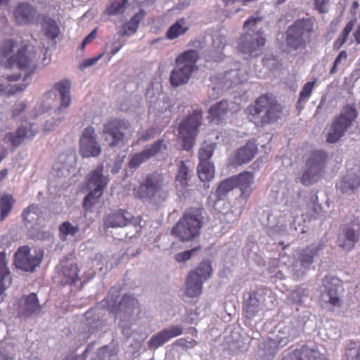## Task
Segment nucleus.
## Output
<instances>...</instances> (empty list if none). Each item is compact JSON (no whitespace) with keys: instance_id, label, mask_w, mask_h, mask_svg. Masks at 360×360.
Segmentation results:
<instances>
[{"instance_id":"obj_11","label":"nucleus","mask_w":360,"mask_h":360,"mask_svg":"<svg viewBox=\"0 0 360 360\" xmlns=\"http://www.w3.org/2000/svg\"><path fill=\"white\" fill-rule=\"evenodd\" d=\"M314 30L311 19H301L288 27L286 34L287 45L294 49H304Z\"/></svg>"},{"instance_id":"obj_52","label":"nucleus","mask_w":360,"mask_h":360,"mask_svg":"<svg viewBox=\"0 0 360 360\" xmlns=\"http://www.w3.org/2000/svg\"><path fill=\"white\" fill-rule=\"evenodd\" d=\"M141 19V15L136 14L131 19L126 23L124 27V34L126 35H131L136 32L139 22Z\"/></svg>"},{"instance_id":"obj_26","label":"nucleus","mask_w":360,"mask_h":360,"mask_svg":"<svg viewBox=\"0 0 360 360\" xmlns=\"http://www.w3.org/2000/svg\"><path fill=\"white\" fill-rule=\"evenodd\" d=\"M37 133L33 129L31 123H25L21 125L15 131V133H8L6 135L5 141L9 142L12 146H18L25 140L32 139Z\"/></svg>"},{"instance_id":"obj_55","label":"nucleus","mask_w":360,"mask_h":360,"mask_svg":"<svg viewBox=\"0 0 360 360\" xmlns=\"http://www.w3.org/2000/svg\"><path fill=\"white\" fill-rule=\"evenodd\" d=\"M307 207L311 210V215L316 217L321 214L322 207L318 203V197L314 194H311L308 197Z\"/></svg>"},{"instance_id":"obj_44","label":"nucleus","mask_w":360,"mask_h":360,"mask_svg":"<svg viewBox=\"0 0 360 360\" xmlns=\"http://www.w3.org/2000/svg\"><path fill=\"white\" fill-rule=\"evenodd\" d=\"M229 109V104L226 101H221L210 107L209 110L210 116L213 121L216 119L217 121L221 120L226 114Z\"/></svg>"},{"instance_id":"obj_36","label":"nucleus","mask_w":360,"mask_h":360,"mask_svg":"<svg viewBox=\"0 0 360 360\" xmlns=\"http://www.w3.org/2000/svg\"><path fill=\"white\" fill-rule=\"evenodd\" d=\"M193 169V165L189 160L181 161L178 165V169L176 175V186H181L182 188L188 185V179L191 177Z\"/></svg>"},{"instance_id":"obj_54","label":"nucleus","mask_w":360,"mask_h":360,"mask_svg":"<svg viewBox=\"0 0 360 360\" xmlns=\"http://www.w3.org/2000/svg\"><path fill=\"white\" fill-rule=\"evenodd\" d=\"M214 150V147L212 144L202 146L198 152L200 162H211L210 160L213 155Z\"/></svg>"},{"instance_id":"obj_31","label":"nucleus","mask_w":360,"mask_h":360,"mask_svg":"<svg viewBox=\"0 0 360 360\" xmlns=\"http://www.w3.org/2000/svg\"><path fill=\"white\" fill-rule=\"evenodd\" d=\"M133 216L124 210L109 214L105 219L104 224L107 227H124L132 222Z\"/></svg>"},{"instance_id":"obj_16","label":"nucleus","mask_w":360,"mask_h":360,"mask_svg":"<svg viewBox=\"0 0 360 360\" xmlns=\"http://www.w3.org/2000/svg\"><path fill=\"white\" fill-rule=\"evenodd\" d=\"M248 79V75L246 72L243 69L231 70L223 74H219L218 75L213 76L211 77V82L212 83V88L211 91L212 92L217 91V94L220 92L229 89L240 83L244 82ZM213 96V93H209Z\"/></svg>"},{"instance_id":"obj_29","label":"nucleus","mask_w":360,"mask_h":360,"mask_svg":"<svg viewBox=\"0 0 360 360\" xmlns=\"http://www.w3.org/2000/svg\"><path fill=\"white\" fill-rule=\"evenodd\" d=\"M359 224L347 227L338 237L339 246L347 251L351 250L359 238Z\"/></svg>"},{"instance_id":"obj_25","label":"nucleus","mask_w":360,"mask_h":360,"mask_svg":"<svg viewBox=\"0 0 360 360\" xmlns=\"http://www.w3.org/2000/svg\"><path fill=\"white\" fill-rule=\"evenodd\" d=\"M59 269L63 276L62 281L65 284H73L78 280L77 266L71 255L61 260Z\"/></svg>"},{"instance_id":"obj_12","label":"nucleus","mask_w":360,"mask_h":360,"mask_svg":"<svg viewBox=\"0 0 360 360\" xmlns=\"http://www.w3.org/2000/svg\"><path fill=\"white\" fill-rule=\"evenodd\" d=\"M107 174H103V165H99L90 172L86 177V185L90 193L85 197L84 207L87 210L98 202V198L102 195L103 190L108 183Z\"/></svg>"},{"instance_id":"obj_17","label":"nucleus","mask_w":360,"mask_h":360,"mask_svg":"<svg viewBox=\"0 0 360 360\" xmlns=\"http://www.w3.org/2000/svg\"><path fill=\"white\" fill-rule=\"evenodd\" d=\"M202 112L195 110L188 115L179 126V134L182 139L184 149L188 150L194 144V139L198 134V129L200 124Z\"/></svg>"},{"instance_id":"obj_61","label":"nucleus","mask_w":360,"mask_h":360,"mask_svg":"<svg viewBox=\"0 0 360 360\" xmlns=\"http://www.w3.org/2000/svg\"><path fill=\"white\" fill-rule=\"evenodd\" d=\"M3 344L1 343V345ZM13 348L11 345H8L6 348L0 346V360H13L12 352Z\"/></svg>"},{"instance_id":"obj_46","label":"nucleus","mask_w":360,"mask_h":360,"mask_svg":"<svg viewBox=\"0 0 360 360\" xmlns=\"http://www.w3.org/2000/svg\"><path fill=\"white\" fill-rule=\"evenodd\" d=\"M243 206V203L242 200L237 199L234 202V205L231 207V210L224 214V220L228 224L234 222L241 214Z\"/></svg>"},{"instance_id":"obj_47","label":"nucleus","mask_w":360,"mask_h":360,"mask_svg":"<svg viewBox=\"0 0 360 360\" xmlns=\"http://www.w3.org/2000/svg\"><path fill=\"white\" fill-rule=\"evenodd\" d=\"M314 84L315 82H308L304 85L300 93V98L297 103V108L302 109L303 104L308 101L311 94Z\"/></svg>"},{"instance_id":"obj_37","label":"nucleus","mask_w":360,"mask_h":360,"mask_svg":"<svg viewBox=\"0 0 360 360\" xmlns=\"http://www.w3.org/2000/svg\"><path fill=\"white\" fill-rule=\"evenodd\" d=\"M75 162V157L73 154L66 155L62 154L58 157V161L55 162L53 166V169L56 172V175L64 176L69 174L70 168Z\"/></svg>"},{"instance_id":"obj_18","label":"nucleus","mask_w":360,"mask_h":360,"mask_svg":"<svg viewBox=\"0 0 360 360\" xmlns=\"http://www.w3.org/2000/svg\"><path fill=\"white\" fill-rule=\"evenodd\" d=\"M340 280L334 276H326L323 280L325 290L321 295V303L323 307H340L341 300L339 290L341 288Z\"/></svg>"},{"instance_id":"obj_57","label":"nucleus","mask_w":360,"mask_h":360,"mask_svg":"<svg viewBox=\"0 0 360 360\" xmlns=\"http://www.w3.org/2000/svg\"><path fill=\"white\" fill-rule=\"evenodd\" d=\"M55 113L58 116V117H52L51 120H48L44 125V130L47 131H52L57 127L63 120L64 115L65 114H59L56 112V109L55 110Z\"/></svg>"},{"instance_id":"obj_21","label":"nucleus","mask_w":360,"mask_h":360,"mask_svg":"<svg viewBox=\"0 0 360 360\" xmlns=\"http://www.w3.org/2000/svg\"><path fill=\"white\" fill-rule=\"evenodd\" d=\"M95 129L93 127H86L82 132L80 138L79 153L84 158L96 157L101 151L99 143L96 140Z\"/></svg>"},{"instance_id":"obj_33","label":"nucleus","mask_w":360,"mask_h":360,"mask_svg":"<svg viewBox=\"0 0 360 360\" xmlns=\"http://www.w3.org/2000/svg\"><path fill=\"white\" fill-rule=\"evenodd\" d=\"M257 151V146L254 141H249L245 146L237 150L233 162L236 165L245 164L252 160Z\"/></svg>"},{"instance_id":"obj_49","label":"nucleus","mask_w":360,"mask_h":360,"mask_svg":"<svg viewBox=\"0 0 360 360\" xmlns=\"http://www.w3.org/2000/svg\"><path fill=\"white\" fill-rule=\"evenodd\" d=\"M307 297V290L302 287L297 288L288 296V300L293 304H301Z\"/></svg>"},{"instance_id":"obj_53","label":"nucleus","mask_w":360,"mask_h":360,"mask_svg":"<svg viewBox=\"0 0 360 360\" xmlns=\"http://www.w3.org/2000/svg\"><path fill=\"white\" fill-rule=\"evenodd\" d=\"M39 212V207L37 205H32L23 211V219L27 222H32L37 219Z\"/></svg>"},{"instance_id":"obj_41","label":"nucleus","mask_w":360,"mask_h":360,"mask_svg":"<svg viewBox=\"0 0 360 360\" xmlns=\"http://www.w3.org/2000/svg\"><path fill=\"white\" fill-rule=\"evenodd\" d=\"M41 30L44 34L50 39H56L60 32V29L55 20L48 15H41Z\"/></svg>"},{"instance_id":"obj_5","label":"nucleus","mask_w":360,"mask_h":360,"mask_svg":"<svg viewBox=\"0 0 360 360\" xmlns=\"http://www.w3.org/2000/svg\"><path fill=\"white\" fill-rule=\"evenodd\" d=\"M199 53L190 49L179 54L176 58V67L171 72L170 82L173 86H179L188 82L193 72L196 69Z\"/></svg>"},{"instance_id":"obj_56","label":"nucleus","mask_w":360,"mask_h":360,"mask_svg":"<svg viewBox=\"0 0 360 360\" xmlns=\"http://www.w3.org/2000/svg\"><path fill=\"white\" fill-rule=\"evenodd\" d=\"M314 8L321 14L327 13L330 8V0H312Z\"/></svg>"},{"instance_id":"obj_40","label":"nucleus","mask_w":360,"mask_h":360,"mask_svg":"<svg viewBox=\"0 0 360 360\" xmlns=\"http://www.w3.org/2000/svg\"><path fill=\"white\" fill-rule=\"evenodd\" d=\"M226 39L224 36L215 34L212 39V47L210 51V59L219 62L223 58V50L226 46Z\"/></svg>"},{"instance_id":"obj_64","label":"nucleus","mask_w":360,"mask_h":360,"mask_svg":"<svg viewBox=\"0 0 360 360\" xmlns=\"http://www.w3.org/2000/svg\"><path fill=\"white\" fill-rule=\"evenodd\" d=\"M349 12L354 18H356L358 13L360 18V0H352Z\"/></svg>"},{"instance_id":"obj_27","label":"nucleus","mask_w":360,"mask_h":360,"mask_svg":"<svg viewBox=\"0 0 360 360\" xmlns=\"http://www.w3.org/2000/svg\"><path fill=\"white\" fill-rule=\"evenodd\" d=\"M96 309H91L86 313V323L83 327L84 333L82 339L87 341L91 336L103 329L104 323L100 320L98 314H96Z\"/></svg>"},{"instance_id":"obj_35","label":"nucleus","mask_w":360,"mask_h":360,"mask_svg":"<svg viewBox=\"0 0 360 360\" xmlns=\"http://www.w3.org/2000/svg\"><path fill=\"white\" fill-rule=\"evenodd\" d=\"M360 186V176L354 173H349L336 185L342 193L351 194Z\"/></svg>"},{"instance_id":"obj_39","label":"nucleus","mask_w":360,"mask_h":360,"mask_svg":"<svg viewBox=\"0 0 360 360\" xmlns=\"http://www.w3.org/2000/svg\"><path fill=\"white\" fill-rule=\"evenodd\" d=\"M19 305L21 310L25 314L37 313L41 310V306L39 304L37 295L34 293L22 297Z\"/></svg>"},{"instance_id":"obj_34","label":"nucleus","mask_w":360,"mask_h":360,"mask_svg":"<svg viewBox=\"0 0 360 360\" xmlns=\"http://www.w3.org/2000/svg\"><path fill=\"white\" fill-rule=\"evenodd\" d=\"M7 262L4 252H0V302H1L6 294V290L11 283V274L6 266Z\"/></svg>"},{"instance_id":"obj_10","label":"nucleus","mask_w":360,"mask_h":360,"mask_svg":"<svg viewBox=\"0 0 360 360\" xmlns=\"http://www.w3.org/2000/svg\"><path fill=\"white\" fill-rule=\"evenodd\" d=\"M323 247L324 243L319 242L297 252L289 267L290 272L295 279H300L307 274L314 259L319 255Z\"/></svg>"},{"instance_id":"obj_42","label":"nucleus","mask_w":360,"mask_h":360,"mask_svg":"<svg viewBox=\"0 0 360 360\" xmlns=\"http://www.w3.org/2000/svg\"><path fill=\"white\" fill-rule=\"evenodd\" d=\"M197 172L202 181H210L214 178V168L212 162H200Z\"/></svg>"},{"instance_id":"obj_9","label":"nucleus","mask_w":360,"mask_h":360,"mask_svg":"<svg viewBox=\"0 0 360 360\" xmlns=\"http://www.w3.org/2000/svg\"><path fill=\"white\" fill-rule=\"evenodd\" d=\"M282 111V107L276 101L272 95H262L256 101L251 113L255 117V122L262 125L277 120Z\"/></svg>"},{"instance_id":"obj_43","label":"nucleus","mask_w":360,"mask_h":360,"mask_svg":"<svg viewBox=\"0 0 360 360\" xmlns=\"http://www.w3.org/2000/svg\"><path fill=\"white\" fill-rule=\"evenodd\" d=\"M235 188L234 180L232 177L221 181L217 188L214 195L217 200L224 199L226 195Z\"/></svg>"},{"instance_id":"obj_50","label":"nucleus","mask_w":360,"mask_h":360,"mask_svg":"<svg viewBox=\"0 0 360 360\" xmlns=\"http://www.w3.org/2000/svg\"><path fill=\"white\" fill-rule=\"evenodd\" d=\"M356 18H354L351 20H349L344 30H342V33L340 34L338 39L335 41V45L340 47L342 46L347 41V37L349 34V33L352 32V30L354 28V26L355 25Z\"/></svg>"},{"instance_id":"obj_8","label":"nucleus","mask_w":360,"mask_h":360,"mask_svg":"<svg viewBox=\"0 0 360 360\" xmlns=\"http://www.w3.org/2000/svg\"><path fill=\"white\" fill-rule=\"evenodd\" d=\"M327 162V155L323 150H314L307 157L305 167L296 181L304 186L317 182L322 176Z\"/></svg>"},{"instance_id":"obj_48","label":"nucleus","mask_w":360,"mask_h":360,"mask_svg":"<svg viewBox=\"0 0 360 360\" xmlns=\"http://www.w3.org/2000/svg\"><path fill=\"white\" fill-rule=\"evenodd\" d=\"M79 230L78 226H73L69 221H65L59 227L60 238L62 240H66L68 236H75Z\"/></svg>"},{"instance_id":"obj_51","label":"nucleus","mask_w":360,"mask_h":360,"mask_svg":"<svg viewBox=\"0 0 360 360\" xmlns=\"http://www.w3.org/2000/svg\"><path fill=\"white\" fill-rule=\"evenodd\" d=\"M128 0L115 1L107 8L106 12L110 15H117L124 12Z\"/></svg>"},{"instance_id":"obj_3","label":"nucleus","mask_w":360,"mask_h":360,"mask_svg":"<svg viewBox=\"0 0 360 360\" xmlns=\"http://www.w3.org/2000/svg\"><path fill=\"white\" fill-rule=\"evenodd\" d=\"M15 46L16 44L13 40L4 41L0 44V64L8 68L14 66L21 70L34 68L36 52L27 46H24L18 49L15 54H13Z\"/></svg>"},{"instance_id":"obj_7","label":"nucleus","mask_w":360,"mask_h":360,"mask_svg":"<svg viewBox=\"0 0 360 360\" xmlns=\"http://www.w3.org/2000/svg\"><path fill=\"white\" fill-rule=\"evenodd\" d=\"M202 223L201 211L198 209H191L173 228L172 233L182 241L191 240L199 235Z\"/></svg>"},{"instance_id":"obj_63","label":"nucleus","mask_w":360,"mask_h":360,"mask_svg":"<svg viewBox=\"0 0 360 360\" xmlns=\"http://www.w3.org/2000/svg\"><path fill=\"white\" fill-rule=\"evenodd\" d=\"M157 134L156 129L155 127H150L146 130L143 131L139 134V141H148L155 136Z\"/></svg>"},{"instance_id":"obj_19","label":"nucleus","mask_w":360,"mask_h":360,"mask_svg":"<svg viewBox=\"0 0 360 360\" xmlns=\"http://www.w3.org/2000/svg\"><path fill=\"white\" fill-rule=\"evenodd\" d=\"M42 254L36 249L23 246L15 255V264L17 268L25 271H32L40 264Z\"/></svg>"},{"instance_id":"obj_22","label":"nucleus","mask_w":360,"mask_h":360,"mask_svg":"<svg viewBox=\"0 0 360 360\" xmlns=\"http://www.w3.org/2000/svg\"><path fill=\"white\" fill-rule=\"evenodd\" d=\"M13 15L17 23L20 25L38 24L41 16L37 8L28 3L18 4Z\"/></svg>"},{"instance_id":"obj_6","label":"nucleus","mask_w":360,"mask_h":360,"mask_svg":"<svg viewBox=\"0 0 360 360\" xmlns=\"http://www.w3.org/2000/svg\"><path fill=\"white\" fill-rule=\"evenodd\" d=\"M357 116L358 112L354 106L347 105L344 107L340 114L334 119L327 129V142L334 143L354 126L356 129L358 127L356 122Z\"/></svg>"},{"instance_id":"obj_38","label":"nucleus","mask_w":360,"mask_h":360,"mask_svg":"<svg viewBox=\"0 0 360 360\" xmlns=\"http://www.w3.org/2000/svg\"><path fill=\"white\" fill-rule=\"evenodd\" d=\"M189 30V26L184 18L177 20L172 24L165 33V37L174 40L183 36Z\"/></svg>"},{"instance_id":"obj_14","label":"nucleus","mask_w":360,"mask_h":360,"mask_svg":"<svg viewBox=\"0 0 360 360\" xmlns=\"http://www.w3.org/2000/svg\"><path fill=\"white\" fill-rule=\"evenodd\" d=\"M212 266L209 262L204 261L188 274L186 283L185 292L189 297H195L202 292V283L212 274Z\"/></svg>"},{"instance_id":"obj_60","label":"nucleus","mask_w":360,"mask_h":360,"mask_svg":"<svg viewBox=\"0 0 360 360\" xmlns=\"http://www.w3.org/2000/svg\"><path fill=\"white\" fill-rule=\"evenodd\" d=\"M176 346L181 347L186 349H191L198 345V342L194 339L188 340L187 338H180L177 340L175 343Z\"/></svg>"},{"instance_id":"obj_58","label":"nucleus","mask_w":360,"mask_h":360,"mask_svg":"<svg viewBox=\"0 0 360 360\" xmlns=\"http://www.w3.org/2000/svg\"><path fill=\"white\" fill-rule=\"evenodd\" d=\"M347 58V54L346 51H341L338 56L336 57L333 65L330 71V74H334L336 72L337 69L344 63L346 61Z\"/></svg>"},{"instance_id":"obj_32","label":"nucleus","mask_w":360,"mask_h":360,"mask_svg":"<svg viewBox=\"0 0 360 360\" xmlns=\"http://www.w3.org/2000/svg\"><path fill=\"white\" fill-rule=\"evenodd\" d=\"M234 180L235 187L239 188L241 191L240 199H245L250 196L252 193V186L254 182V176L252 173L249 172H244L238 175L231 176Z\"/></svg>"},{"instance_id":"obj_23","label":"nucleus","mask_w":360,"mask_h":360,"mask_svg":"<svg viewBox=\"0 0 360 360\" xmlns=\"http://www.w3.org/2000/svg\"><path fill=\"white\" fill-rule=\"evenodd\" d=\"M183 333V327L179 325L171 326L158 332L150 339L148 346L150 349H155L163 345L172 338Z\"/></svg>"},{"instance_id":"obj_28","label":"nucleus","mask_w":360,"mask_h":360,"mask_svg":"<svg viewBox=\"0 0 360 360\" xmlns=\"http://www.w3.org/2000/svg\"><path fill=\"white\" fill-rule=\"evenodd\" d=\"M282 360H326V359L316 349L304 346L288 353Z\"/></svg>"},{"instance_id":"obj_62","label":"nucleus","mask_w":360,"mask_h":360,"mask_svg":"<svg viewBox=\"0 0 360 360\" xmlns=\"http://www.w3.org/2000/svg\"><path fill=\"white\" fill-rule=\"evenodd\" d=\"M196 251V249H192L190 250H186L180 253H178L175 255V259L178 262H184L190 259L193 255V254Z\"/></svg>"},{"instance_id":"obj_24","label":"nucleus","mask_w":360,"mask_h":360,"mask_svg":"<svg viewBox=\"0 0 360 360\" xmlns=\"http://www.w3.org/2000/svg\"><path fill=\"white\" fill-rule=\"evenodd\" d=\"M264 300L263 290L259 289L250 294L244 304V310L248 319L255 317L262 309Z\"/></svg>"},{"instance_id":"obj_20","label":"nucleus","mask_w":360,"mask_h":360,"mask_svg":"<svg viewBox=\"0 0 360 360\" xmlns=\"http://www.w3.org/2000/svg\"><path fill=\"white\" fill-rule=\"evenodd\" d=\"M167 150V143L164 140H158L153 144L146 147L141 152L130 155L129 166L131 168L138 167L140 165L154 156L164 158Z\"/></svg>"},{"instance_id":"obj_45","label":"nucleus","mask_w":360,"mask_h":360,"mask_svg":"<svg viewBox=\"0 0 360 360\" xmlns=\"http://www.w3.org/2000/svg\"><path fill=\"white\" fill-rule=\"evenodd\" d=\"M15 203V200L12 195L4 194L0 198V221L5 219Z\"/></svg>"},{"instance_id":"obj_15","label":"nucleus","mask_w":360,"mask_h":360,"mask_svg":"<svg viewBox=\"0 0 360 360\" xmlns=\"http://www.w3.org/2000/svg\"><path fill=\"white\" fill-rule=\"evenodd\" d=\"M300 331V323L294 319H288L277 326L269 339L275 346L283 347L297 338Z\"/></svg>"},{"instance_id":"obj_4","label":"nucleus","mask_w":360,"mask_h":360,"mask_svg":"<svg viewBox=\"0 0 360 360\" xmlns=\"http://www.w3.org/2000/svg\"><path fill=\"white\" fill-rule=\"evenodd\" d=\"M165 185L162 174L154 172L148 174L136 190V197L143 202L159 206L164 203L168 197V191L165 189Z\"/></svg>"},{"instance_id":"obj_30","label":"nucleus","mask_w":360,"mask_h":360,"mask_svg":"<svg viewBox=\"0 0 360 360\" xmlns=\"http://www.w3.org/2000/svg\"><path fill=\"white\" fill-rule=\"evenodd\" d=\"M54 89L59 93L60 101L59 106L56 108V112L66 114L71 103L70 82L68 80H62L55 84Z\"/></svg>"},{"instance_id":"obj_59","label":"nucleus","mask_w":360,"mask_h":360,"mask_svg":"<svg viewBox=\"0 0 360 360\" xmlns=\"http://www.w3.org/2000/svg\"><path fill=\"white\" fill-rule=\"evenodd\" d=\"M98 356L101 360H114L115 354L112 349L103 347L98 351Z\"/></svg>"},{"instance_id":"obj_13","label":"nucleus","mask_w":360,"mask_h":360,"mask_svg":"<svg viewBox=\"0 0 360 360\" xmlns=\"http://www.w3.org/2000/svg\"><path fill=\"white\" fill-rule=\"evenodd\" d=\"M103 127L105 141L110 147L117 146L133 133L129 122L126 120L114 118L109 120Z\"/></svg>"},{"instance_id":"obj_2","label":"nucleus","mask_w":360,"mask_h":360,"mask_svg":"<svg viewBox=\"0 0 360 360\" xmlns=\"http://www.w3.org/2000/svg\"><path fill=\"white\" fill-rule=\"evenodd\" d=\"M244 29L245 33L239 39L238 49L243 54L257 56L266 42L262 32V18L250 17L244 22Z\"/></svg>"},{"instance_id":"obj_1","label":"nucleus","mask_w":360,"mask_h":360,"mask_svg":"<svg viewBox=\"0 0 360 360\" xmlns=\"http://www.w3.org/2000/svg\"><path fill=\"white\" fill-rule=\"evenodd\" d=\"M101 304L106 307L110 312L115 314V319L120 321V325L122 327V334L127 338L134 337V339L144 340L147 337L146 333H140L136 337L137 327L134 325L129 324L127 322L131 319L132 315L139 311V304L137 300L130 295H125L119 300L118 292L112 289L109 292L108 297L104 299Z\"/></svg>"}]
</instances>
